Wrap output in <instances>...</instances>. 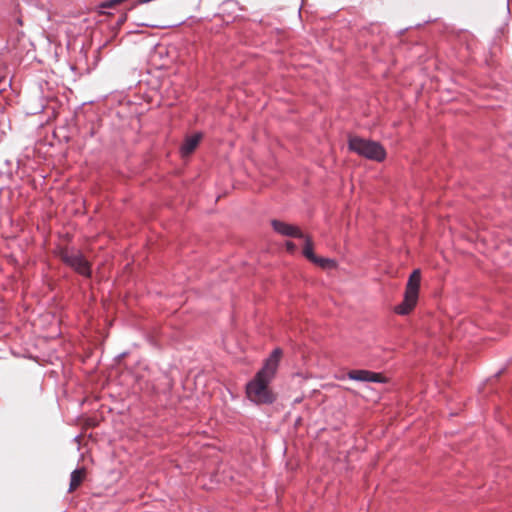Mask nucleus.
Instances as JSON below:
<instances>
[{
    "label": "nucleus",
    "mask_w": 512,
    "mask_h": 512,
    "mask_svg": "<svg viewBox=\"0 0 512 512\" xmlns=\"http://www.w3.org/2000/svg\"><path fill=\"white\" fill-rule=\"evenodd\" d=\"M349 149L367 159L381 162L385 159L386 152L378 142L351 137L349 139Z\"/></svg>",
    "instance_id": "3"
},
{
    "label": "nucleus",
    "mask_w": 512,
    "mask_h": 512,
    "mask_svg": "<svg viewBox=\"0 0 512 512\" xmlns=\"http://www.w3.org/2000/svg\"><path fill=\"white\" fill-rule=\"evenodd\" d=\"M313 263L324 269H332L336 267V262L330 258L316 257V260H314Z\"/></svg>",
    "instance_id": "11"
},
{
    "label": "nucleus",
    "mask_w": 512,
    "mask_h": 512,
    "mask_svg": "<svg viewBox=\"0 0 512 512\" xmlns=\"http://www.w3.org/2000/svg\"><path fill=\"white\" fill-rule=\"evenodd\" d=\"M304 239H305V245L303 248V254L307 259H309L311 262H313L314 260H316L317 256L313 252L312 240L309 237H306L305 235H304Z\"/></svg>",
    "instance_id": "10"
},
{
    "label": "nucleus",
    "mask_w": 512,
    "mask_h": 512,
    "mask_svg": "<svg viewBox=\"0 0 512 512\" xmlns=\"http://www.w3.org/2000/svg\"><path fill=\"white\" fill-rule=\"evenodd\" d=\"M420 281L421 272L419 269H415L408 278L402 303L395 307L397 314L407 315L413 310L418 300Z\"/></svg>",
    "instance_id": "2"
},
{
    "label": "nucleus",
    "mask_w": 512,
    "mask_h": 512,
    "mask_svg": "<svg viewBox=\"0 0 512 512\" xmlns=\"http://www.w3.org/2000/svg\"><path fill=\"white\" fill-rule=\"evenodd\" d=\"M286 248L288 251L293 252L296 249V246L293 242L287 241L286 242Z\"/></svg>",
    "instance_id": "12"
},
{
    "label": "nucleus",
    "mask_w": 512,
    "mask_h": 512,
    "mask_svg": "<svg viewBox=\"0 0 512 512\" xmlns=\"http://www.w3.org/2000/svg\"><path fill=\"white\" fill-rule=\"evenodd\" d=\"M202 138L201 133H196L192 136H189L185 139L183 145L181 146V153L183 155H189L191 154L197 145L199 144L200 140Z\"/></svg>",
    "instance_id": "8"
},
{
    "label": "nucleus",
    "mask_w": 512,
    "mask_h": 512,
    "mask_svg": "<svg viewBox=\"0 0 512 512\" xmlns=\"http://www.w3.org/2000/svg\"><path fill=\"white\" fill-rule=\"evenodd\" d=\"M273 229L283 235L288 237H295V238H304V234L301 232L299 227L279 221V220H272L271 222Z\"/></svg>",
    "instance_id": "7"
},
{
    "label": "nucleus",
    "mask_w": 512,
    "mask_h": 512,
    "mask_svg": "<svg viewBox=\"0 0 512 512\" xmlns=\"http://www.w3.org/2000/svg\"><path fill=\"white\" fill-rule=\"evenodd\" d=\"M62 261L70 266L73 270L84 277L91 276V269L89 262L84 258L80 252H68L64 251L61 253Z\"/></svg>",
    "instance_id": "4"
},
{
    "label": "nucleus",
    "mask_w": 512,
    "mask_h": 512,
    "mask_svg": "<svg viewBox=\"0 0 512 512\" xmlns=\"http://www.w3.org/2000/svg\"><path fill=\"white\" fill-rule=\"evenodd\" d=\"M281 356L282 350L280 348L274 349L270 356L266 359L262 369L259 370L257 374L269 379H273L278 369Z\"/></svg>",
    "instance_id": "5"
},
{
    "label": "nucleus",
    "mask_w": 512,
    "mask_h": 512,
    "mask_svg": "<svg viewBox=\"0 0 512 512\" xmlns=\"http://www.w3.org/2000/svg\"><path fill=\"white\" fill-rule=\"evenodd\" d=\"M347 377L350 380L359 382L382 383L385 381L384 377L380 373L362 369L349 371Z\"/></svg>",
    "instance_id": "6"
},
{
    "label": "nucleus",
    "mask_w": 512,
    "mask_h": 512,
    "mask_svg": "<svg viewBox=\"0 0 512 512\" xmlns=\"http://www.w3.org/2000/svg\"><path fill=\"white\" fill-rule=\"evenodd\" d=\"M84 469H75L70 476L69 491H74L82 482Z\"/></svg>",
    "instance_id": "9"
},
{
    "label": "nucleus",
    "mask_w": 512,
    "mask_h": 512,
    "mask_svg": "<svg viewBox=\"0 0 512 512\" xmlns=\"http://www.w3.org/2000/svg\"><path fill=\"white\" fill-rule=\"evenodd\" d=\"M144 25L147 26V27H155L156 26L154 24H144Z\"/></svg>",
    "instance_id": "13"
},
{
    "label": "nucleus",
    "mask_w": 512,
    "mask_h": 512,
    "mask_svg": "<svg viewBox=\"0 0 512 512\" xmlns=\"http://www.w3.org/2000/svg\"><path fill=\"white\" fill-rule=\"evenodd\" d=\"M271 381L272 379L256 374L246 385L247 397L256 404H272L275 396L268 387Z\"/></svg>",
    "instance_id": "1"
}]
</instances>
